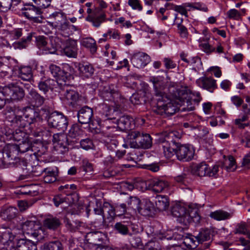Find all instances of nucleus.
Listing matches in <instances>:
<instances>
[{"label": "nucleus", "mask_w": 250, "mask_h": 250, "mask_svg": "<svg viewBox=\"0 0 250 250\" xmlns=\"http://www.w3.org/2000/svg\"><path fill=\"white\" fill-rule=\"evenodd\" d=\"M197 85L210 92L217 88L216 81L212 77H202L196 81Z\"/></svg>", "instance_id": "obj_17"}, {"label": "nucleus", "mask_w": 250, "mask_h": 250, "mask_svg": "<svg viewBox=\"0 0 250 250\" xmlns=\"http://www.w3.org/2000/svg\"><path fill=\"white\" fill-rule=\"evenodd\" d=\"M64 223L66 227L70 230H74L81 226V223L79 221H71L67 218H65Z\"/></svg>", "instance_id": "obj_50"}, {"label": "nucleus", "mask_w": 250, "mask_h": 250, "mask_svg": "<svg viewBox=\"0 0 250 250\" xmlns=\"http://www.w3.org/2000/svg\"><path fill=\"white\" fill-rule=\"evenodd\" d=\"M21 143L17 145L19 152L21 153H24L29 150L36 153V146L35 145H32L31 143L27 139L21 141Z\"/></svg>", "instance_id": "obj_39"}, {"label": "nucleus", "mask_w": 250, "mask_h": 250, "mask_svg": "<svg viewBox=\"0 0 250 250\" xmlns=\"http://www.w3.org/2000/svg\"><path fill=\"white\" fill-rule=\"evenodd\" d=\"M2 96L7 100L18 101L21 100L25 93L19 83H11L5 86L2 90Z\"/></svg>", "instance_id": "obj_7"}, {"label": "nucleus", "mask_w": 250, "mask_h": 250, "mask_svg": "<svg viewBox=\"0 0 250 250\" xmlns=\"http://www.w3.org/2000/svg\"><path fill=\"white\" fill-rule=\"evenodd\" d=\"M33 2L39 7L45 8L50 6L51 0H32Z\"/></svg>", "instance_id": "obj_60"}, {"label": "nucleus", "mask_w": 250, "mask_h": 250, "mask_svg": "<svg viewBox=\"0 0 250 250\" xmlns=\"http://www.w3.org/2000/svg\"><path fill=\"white\" fill-rule=\"evenodd\" d=\"M28 98L31 104L35 107H40L44 103L46 99L35 89H32L29 92Z\"/></svg>", "instance_id": "obj_24"}, {"label": "nucleus", "mask_w": 250, "mask_h": 250, "mask_svg": "<svg viewBox=\"0 0 250 250\" xmlns=\"http://www.w3.org/2000/svg\"><path fill=\"white\" fill-rule=\"evenodd\" d=\"M22 229L29 236L37 241L43 239L44 231L40 222L35 216H32L24 222L22 226Z\"/></svg>", "instance_id": "obj_6"}, {"label": "nucleus", "mask_w": 250, "mask_h": 250, "mask_svg": "<svg viewBox=\"0 0 250 250\" xmlns=\"http://www.w3.org/2000/svg\"><path fill=\"white\" fill-rule=\"evenodd\" d=\"M99 112L103 118L107 120H115L118 116V111L112 106L106 104H102L99 106Z\"/></svg>", "instance_id": "obj_19"}, {"label": "nucleus", "mask_w": 250, "mask_h": 250, "mask_svg": "<svg viewBox=\"0 0 250 250\" xmlns=\"http://www.w3.org/2000/svg\"><path fill=\"white\" fill-rule=\"evenodd\" d=\"M47 121L49 127L58 129L62 131L65 130L67 127V119L61 112H52L47 118Z\"/></svg>", "instance_id": "obj_8"}, {"label": "nucleus", "mask_w": 250, "mask_h": 250, "mask_svg": "<svg viewBox=\"0 0 250 250\" xmlns=\"http://www.w3.org/2000/svg\"><path fill=\"white\" fill-rule=\"evenodd\" d=\"M185 244L188 243V245L191 248L194 249L199 244L198 240L196 239L195 236H191L189 237H187L185 239L184 241Z\"/></svg>", "instance_id": "obj_56"}, {"label": "nucleus", "mask_w": 250, "mask_h": 250, "mask_svg": "<svg viewBox=\"0 0 250 250\" xmlns=\"http://www.w3.org/2000/svg\"><path fill=\"white\" fill-rule=\"evenodd\" d=\"M118 128L122 131L131 130L134 127L133 119L128 115H123L117 120Z\"/></svg>", "instance_id": "obj_22"}, {"label": "nucleus", "mask_w": 250, "mask_h": 250, "mask_svg": "<svg viewBox=\"0 0 250 250\" xmlns=\"http://www.w3.org/2000/svg\"><path fill=\"white\" fill-rule=\"evenodd\" d=\"M79 76L83 79H89L94 74L95 69L93 65L88 63H80L77 66Z\"/></svg>", "instance_id": "obj_20"}, {"label": "nucleus", "mask_w": 250, "mask_h": 250, "mask_svg": "<svg viewBox=\"0 0 250 250\" xmlns=\"http://www.w3.org/2000/svg\"><path fill=\"white\" fill-rule=\"evenodd\" d=\"M14 115V119L11 121L17 124L19 126L29 128H33L35 124L42 121L40 113L34 108L26 107L24 108L23 116Z\"/></svg>", "instance_id": "obj_5"}, {"label": "nucleus", "mask_w": 250, "mask_h": 250, "mask_svg": "<svg viewBox=\"0 0 250 250\" xmlns=\"http://www.w3.org/2000/svg\"><path fill=\"white\" fill-rule=\"evenodd\" d=\"M171 213L178 218V221L184 226H188L192 221L193 217L186 207L181 204H175L171 208Z\"/></svg>", "instance_id": "obj_9"}, {"label": "nucleus", "mask_w": 250, "mask_h": 250, "mask_svg": "<svg viewBox=\"0 0 250 250\" xmlns=\"http://www.w3.org/2000/svg\"><path fill=\"white\" fill-rule=\"evenodd\" d=\"M131 61L134 67L141 68L146 66L150 62V57L146 53L138 52L132 56Z\"/></svg>", "instance_id": "obj_16"}, {"label": "nucleus", "mask_w": 250, "mask_h": 250, "mask_svg": "<svg viewBox=\"0 0 250 250\" xmlns=\"http://www.w3.org/2000/svg\"><path fill=\"white\" fill-rule=\"evenodd\" d=\"M141 204L140 200L136 197H131L128 203L130 208L135 210H138V211H139Z\"/></svg>", "instance_id": "obj_48"}, {"label": "nucleus", "mask_w": 250, "mask_h": 250, "mask_svg": "<svg viewBox=\"0 0 250 250\" xmlns=\"http://www.w3.org/2000/svg\"><path fill=\"white\" fill-rule=\"evenodd\" d=\"M153 211V204L149 200H146L141 204L138 212L144 216H152Z\"/></svg>", "instance_id": "obj_33"}, {"label": "nucleus", "mask_w": 250, "mask_h": 250, "mask_svg": "<svg viewBox=\"0 0 250 250\" xmlns=\"http://www.w3.org/2000/svg\"><path fill=\"white\" fill-rule=\"evenodd\" d=\"M56 28L59 34L63 37H68L72 34L75 26L66 21L62 23L57 25Z\"/></svg>", "instance_id": "obj_29"}, {"label": "nucleus", "mask_w": 250, "mask_h": 250, "mask_svg": "<svg viewBox=\"0 0 250 250\" xmlns=\"http://www.w3.org/2000/svg\"><path fill=\"white\" fill-rule=\"evenodd\" d=\"M53 15L54 17L55 20L53 23L54 24L55 27H56L57 25H59V23L61 24L66 21L65 17L62 13H57L56 14H54Z\"/></svg>", "instance_id": "obj_53"}, {"label": "nucleus", "mask_w": 250, "mask_h": 250, "mask_svg": "<svg viewBox=\"0 0 250 250\" xmlns=\"http://www.w3.org/2000/svg\"><path fill=\"white\" fill-rule=\"evenodd\" d=\"M43 174V181L46 183H52L57 180V172L50 167L46 168L42 170Z\"/></svg>", "instance_id": "obj_36"}, {"label": "nucleus", "mask_w": 250, "mask_h": 250, "mask_svg": "<svg viewBox=\"0 0 250 250\" xmlns=\"http://www.w3.org/2000/svg\"><path fill=\"white\" fill-rule=\"evenodd\" d=\"M114 229L122 235L127 234L129 232L127 226L120 222L116 223L114 226Z\"/></svg>", "instance_id": "obj_51"}, {"label": "nucleus", "mask_w": 250, "mask_h": 250, "mask_svg": "<svg viewBox=\"0 0 250 250\" xmlns=\"http://www.w3.org/2000/svg\"><path fill=\"white\" fill-rule=\"evenodd\" d=\"M69 88V85L64 83L63 88V89L64 90L63 95L65 99L70 101L71 104H72L79 101L80 99L79 94L76 91Z\"/></svg>", "instance_id": "obj_31"}, {"label": "nucleus", "mask_w": 250, "mask_h": 250, "mask_svg": "<svg viewBox=\"0 0 250 250\" xmlns=\"http://www.w3.org/2000/svg\"><path fill=\"white\" fill-rule=\"evenodd\" d=\"M148 189L155 193L162 192L168 186V182L167 181L154 178L147 181V184L145 183Z\"/></svg>", "instance_id": "obj_14"}, {"label": "nucleus", "mask_w": 250, "mask_h": 250, "mask_svg": "<svg viewBox=\"0 0 250 250\" xmlns=\"http://www.w3.org/2000/svg\"><path fill=\"white\" fill-rule=\"evenodd\" d=\"M17 250H37V246L31 240L25 239L18 240L16 245Z\"/></svg>", "instance_id": "obj_32"}, {"label": "nucleus", "mask_w": 250, "mask_h": 250, "mask_svg": "<svg viewBox=\"0 0 250 250\" xmlns=\"http://www.w3.org/2000/svg\"><path fill=\"white\" fill-rule=\"evenodd\" d=\"M213 231L211 229L206 228L202 229L199 233L195 236L196 239L198 240V242L203 243L204 242H208L205 244L206 248L209 247L211 242L212 237L213 236Z\"/></svg>", "instance_id": "obj_18"}, {"label": "nucleus", "mask_w": 250, "mask_h": 250, "mask_svg": "<svg viewBox=\"0 0 250 250\" xmlns=\"http://www.w3.org/2000/svg\"><path fill=\"white\" fill-rule=\"evenodd\" d=\"M6 136H10V139H13L17 142L22 141L28 139V131L26 129L23 130L21 128L16 129L14 131L9 130V132H6Z\"/></svg>", "instance_id": "obj_27"}, {"label": "nucleus", "mask_w": 250, "mask_h": 250, "mask_svg": "<svg viewBox=\"0 0 250 250\" xmlns=\"http://www.w3.org/2000/svg\"><path fill=\"white\" fill-rule=\"evenodd\" d=\"M62 224L61 219L56 216H49L43 220L44 227L54 231L60 228Z\"/></svg>", "instance_id": "obj_26"}, {"label": "nucleus", "mask_w": 250, "mask_h": 250, "mask_svg": "<svg viewBox=\"0 0 250 250\" xmlns=\"http://www.w3.org/2000/svg\"><path fill=\"white\" fill-rule=\"evenodd\" d=\"M104 212L106 211L107 213L106 219H107L109 222L112 221L116 216L115 207L112 205H109L108 206H104Z\"/></svg>", "instance_id": "obj_47"}, {"label": "nucleus", "mask_w": 250, "mask_h": 250, "mask_svg": "<svg viewBox=\"0 0 250 250\" xmlns=\"http://www.w3.org/2000/svg\"><path fill=\"white\" fill-rule=\"evenodd\" d=\"M11 36L15 40L20 39L22 35V29L21 28H15L10 31Z\"/></svg>", "instance_id": "obj_64"}, {"label": "nucleus", "mask_w": 250, "mask_h": 250, "mask_svg": "<svg viewBox=\"0 0 250 250\" xmlns=\"http://www.w3.org/2000/svg\"><path fill=\"white\" fill-rule=\"evenodd\" d=\"M101 97L104 101L117 102L120 97V94L116 90L108 88L103 91L101 94Z\"/></svg>", "instance_id": "obj_30"}, {"label": "nucleus", "mask_w": 250, "mask_h": 250, "mask_svg": "<svg viewBox=\"0 0 250 250\" xmlns=\"http://www.w3.org/2000/svg\"><path fill=\"white\" fill-rule=\"evenodd\" d=\"M156 208L159 211L166 210L169 207V201L167 196L157 195L155 201Z\"/></svg>", "instance_id": "obj_37"}, {"label": "nucleus", "mask_w": 250, "mask_h": 250, "mask_svg": "<svg viewBox=\"0 0 250 250\" xmlns=\"http://www.w3.org/2000/svg\"><path fill=\"white\" fill-rule=\"evenodd\" d=\"M78 50L76 41L68 39L65 41L64 47L62 48L61 52L68 57L76 58Z\"/></svg>", "instance_id": "obj_15"}, {"label": "nucleus", "mask_w": 250, "mask_h": 250, "mask_svg": "<svg viewBox=\"0 0 250 250\" xmlns=\"http://www.w3.org/2000/svg\"><path fill=\"white\" fill-rule=\"evenodd\" d=\"M16 236L9 229H5L0 235V241L4 245L7 244H13V241L15 239Z\"/></svg>", "instance_id": "obj_40"}, {"label": "nucleus", "mask_w": 250, "mask_h": 250, "mask_svg": "<svg viewBox=\"0 0 250 250\" xmlns=\"http://www.w3.org/2000/svg\"><path fill=\"white\" fill-rule=\"evenodd\" d=\"M200 46L202 49L208 54H210L215 51V48L210 45L208 43H203L200 44Z\"/></svg>", "instance_id": "obj_62"}, {"label": "nucleus", "mask_w": 250, "mask_h": 250, "mask_svg": "<svg viewBox=\"0 0 250 250\" xmlns=\"http://www.w3.org/2000/svg\"><path fill=\"white\" fill-rule=\"evenodd\" d=\"M80 145L81 147L85 150L91 149L93 146L92 140L88 138L82 140Z\"/></svg>", "instance_id": "obj_59"}, {"label": "nucleus", "mask_w": 250, "mask_h": 250, "mask_svg": "<svg viewBox=\"0 0 250 250\" xmlns=\"http://www.w3.org/2000/svg\"><path fill=\"white\" fill-rule=\"evenodd\" d=\"M81 43L83 46L89 48L92 54H94L97 51L96 41L92 38L83 39L81 41Z\"/></svg>", "instance_id": "obj_45"}, {"label": "nucleus", "mask_w": 250, "mask_h": 250, "mask_svg": "<svg viewBox=\"0 0 250 250\" xmlns=\"http://www.w3.org/2000/svg\"><path fill=\"white\" fill-rule=\"evenodd\" d=\"M186 6H189L195 9L199 10L204 12H207L208 11V7L204 4L201 3H186Z\"/></svg>", "instance_id": "obj_52"}, {"label": "nucleus", "mask_w": 250, "mask_h": 250, "mask_svg": "<svg viewBox=\"0 0 250 250\" xmlns=\"http://www.w3.org/2000/svg\"><path fill=\"white\" fill-rule=\"evenodd\" d=\"M155 90V104L152 110L156 114L167 117L174 114L179 110L190 111L194 109L189 90L178 89L175 94L174 100H171L162 90L161 83L156 78L151 79Z\"/></svg>", "instance_id": "obj_1"}, {"label": "nucleus", "mask_w": 250, "mask_h": 250, "mask_svg": "<svg viewBox=\"0 0 250 250\" xmlns=\"http://www.w3.org/2000/svg\"><path fill=\"white\" fill-rule=\"evenodd\" d=\"M116 216H121L125 213L126 211V206L125 204H116L115 207Z\"/></svg>", "instance_id": "obj_57"}, {"label": "nucleus", "mask_w": 250, "mask_h": 250, "mask_svg": "<svg viewBox=\"0 0 250 250\" xmlns=\"http://www.w3.org/2000/svg\"><path fill=\"white\" fill-rule=\"evenodd\" d=\"M95 214L98 215V218L96 219L94 223L96 227L99 228H102L105 226L106 218L105 216L104 215V208H96L94 210Z\"/></svg>", "instance_id": "obj_34"}, {"label": "nucleus", "mask_w": 250, "mask_h": 250, "mask_svg": "<svg viewBox=\"0 0 250 250\" xmlns=\"http://www.w3.org/2000/svg\"><path fill=\"white\" fill-rule=\"evenodd\" d=\"M55 82L50 78L42 77L38 83V87L39 90L46 94L49 90L53 89Z\"/></svg>", "instance_id": "obj_28"}, {"label": "nucleus", "mask_w": 250, "mask_h": 250, "mask_svg": "<svg viewBox=\"0 0 250 250\" xmlns=\"http://www.w3.org/2000/svg\"><path fill=\"white\" fill-rule=\"evenodd\" d=\"M181 134L177 131L166 133L158 140L159 145L162 148L165 156L171 158L174 154L180 161H189L193 158L194 150L189 145H182L179 141Z\"/></svg>", "instance_id": "obj_2"}, {"label": "nucleus", "mask_w": 250, "mask_h": 250, "mask_svg": "<svg viewBox=\"0 0 250 250\" xmlns=\"http://www.w3.org/2000/svg\"><path fill=\"white\" fill-rule=\"evenodd\" d=\"M52 141L54 148L59 153L64 154L68 151V142L67 135L63 133L54 134Z\"/></svg>", "instance_id": "obj_11"}, {"label": "nucleus", "mask_w": 250, "mask_h": 250, "mask_svg": "<svg viewBox=\"0 0 250 250\" xmlns=\"http://www.w3.org/2000/svg\"><path fill=\"white\" fill-rule=\"evenodd\" d=\"M126 140L132 148L148 149L152 145V139L150 135L138 130L129 132Z\"/></svg>", "instance_id": "obj_4"}, {"label": "nucleus", "mask_w": 250, "mask_h": 250, "mask_svg": "<svg viewBox=\"0 0 250 250\" xmlns=\"http://www.w3.org/2000/svg\"><path fill=\"white\" fill-rule=\"evenodd\" d=\"M47 39L43 36H39L36 37V44L39 48L44 47L47 43Z\"/></svg>", "instance_id": "obj_58"}, {"label": "nucleus", "mask_w": 250, "mask_h": 250, "mask_svg": "<svg viewBox=\"0 0 250 250\" xmlns=\"http://www.w3.org/2000/svg\"><path fill=\"white\" fill-rule=\"evenodd\" d=\"M93 112L92 108L85 106L81 108L78 112L77 116L79 122L81 124H89L90 128H94L93 122L92 120Z\"/></svg>", "instance_id": "obj_13"}, {"label": "nucleus", "mask_w": 250, "mask_h": 250, "mask_svg": "<svg viewBox=\"0 0 250 250\" xmlns=\"http://www.w3.org/2000/svg\"><path fill=\"white\" fill-rule=\"evenodd\" d=\"M165 66L167 69H173L176 67V63L171 59L165 58L163 60Z\"/></svg>", "instance_id": "obj_61"}, {"label": "nucleus", "mask_w": 250, "mask_h": 250, "mask_svg": "<svg viewBox=\"0 0 250 250\" xmlns=\"http://www.w3.org/2000/svg\"><path fill=\"white\" fill-rule=\"evenodd\" d=\"M18 77L23 81H29L32 78V69L30 66H21L18 70Z\"/></svg>", "instance_id": "obj_38"}, {"label": "nucleus", "mask_w": 250, "mask_h": 250, "mask_svg": "<svg viewBox=\"0 0 250 250\" xmlns=\"http://www.w3.org/2000/svg\"><path fill=\"white\" fill-rule=\"evenodd\" d=\"M19 152L17 145L15 144L7 145L3 149V154L7 157L10 166L18 168V180H23L30 177V172L27 168V160L18 156Z\"/></svg>", "instance_id": "obj_3"}, {"label": "nucleus", "mask_w": 250, "mask_h": 250, "mask_svg": "<svg viewBox=\"0 0 250 250\" xmlns=\"http://www.w3.org/2000/svg\"><path fill=\"white\" fill-rule=\"evenodd\" d=\"M208 165L205 163H201L192 167L191 172L193 174L199 176H206Z\"/></svg>", "instance_id": "obj_43"}, {"label": "nucleus", "mask_w": 250, "mask_h": 250, "mask_svg": "<svg viewBox=\"0 0 250 250\" xmlns=\"http://www.w3.org/2000/svg\"><path fill=\"white\" fill-rule=\"evenodd\" d=\"M236 231L237 233L246 234L248 231L246 223L245 222H241L237 224L236 228Z\"/></svg>", "instance_id": "obj_63"}, {"label": "nucleus", "mask_w": 250, "mask_h": 250, "mask_svg": "<svg viewBox=\"0 0 250 250\" xmlns=\"http://www.w3.org/2000/svg\"><path fill=\"white\" fill-rule=\"evenodd\" d=\"M21 0H0V11L5 12L10 9L12 5L16 6Z\"/></svg>", "instance_id": "obj_44"}, {"label": "nucleus", "mask_w": 250, "mask_h": 250, "mask_svg": "<svg viewBox=\"0 0 250 250\" xmlns=\"http://www.w3.org/2000/svg\"><path fill=\"white\" fill-rule=\"evenodd\" d=\"M209 216L216 220L221 221L230 218L232 214L223 210H218L211 212Z\"/></svg>", "instance_id": "obj_41"}, {"label": "nucleus", "mask_w": 250, "mask_h": 250, "mask_svg": "<svg viewBox=\"0 0 250 250\" xmlns=\"http://www.w3.org/2000/svg\"><path fill=\"white\" fill-rule=\"evenodd\" d=\"M105 143L107 148L110 150H114L118 145V142L115 139L107 138Z\"/></svg>", "instance_id": "obj_55"}, {"label": "nucleus", "mask_w": 250, "mask_h": 250, "mask_svg": "<svg viewBox=\"0 0 250 250\" xmlns=\"http://www.w3.org/2000/svg\"><path fill=\"white\" fill-rule=\"evenodd\" d=\"M18 212V209L12 206H4L0 209L1 217L7 221H12L16 218Z\"/></svg>", "instance_id": "obj_23"}, {"label": "nucleus", "mask_w": 250, "mask_h": 250, "mask_svg": "<svg viewBox=\"0 0 250 250\" xmlns=\"http://www.w3.org/2000/svg\"><path fill=\"white\" fill-rule=\"evenodd\" d=\"M219 166L218 165H215L213 166L209 167L208 165V170L207 171L206 176L208 177H212L214 178L217 177L219 171Z\"/></svg>", "instance_id": "obj_49"}, {"label": "nucleus", "mask_w": 250, "mask_h": 250, "mask_svg": "<svg viewBox=\"0 0 250 250\" xmlns=\"http://www.w3.org/2000/svg\"><path fill=\"white\" fill-rule=\"evenodd\" d=\"M128 4L133 9L142 11L143 6L140 0H128Z\"/></svg>", "instance_id": "obj_54"}, {"label": "nucleus", "mask_w": 250, "mask_h": 250, "mask_svg": "<svg viewBox=\"0 0 250 250\" xmlns=\"http://www.w3.org/2000/svg\"><path fill=\"white\" fill-rule=\"evenodd\" d=\"M105 15L102 10L98 12L94 11L93 15H89L86 18V21L92 23L94 26L98 27L101 24L105 21Z\"/></svg>", "instance_id": "obj_25"}, {"label": "nucleus", "mask_w": 250, "mask_h": 250, "mask_svg": "<svg viewBox=\"0 0 250 250\" xmlns=\"http://www.w3.org/2000/svg\"><path fill=\"white\" fill-rule=\"evenodd\" d=\"M85 238L87 243L100 246L104 240V235L100 231L89 232L86 234Z\"/></svg>", "instance_id": "obj_21"}, {"label": "nucleus", "mask_w": 250, "mask_h": 250, "mask_svg": "<svg viewBox=\"0 0 250 250\" xmlns=\"http://www.w3.org/2000/svg\"><path fill=\"white\" fill-rule=\"evenodd\" d=\"M42 250H64L62 243L59 241H51L44 243L42 247Z\"/></svg>", "instance_id": "obj_42"}, {"label": "nucleus", "mask_w": 250, "mask_h": 250, "mask_svg": "<svg viewBox=\"0 0 250 250\" xmlns=\"http://www.w3.org/2000/svg\"><path fill=\"white\" fill-rule=\"evenodd\" d=\"M33 2L26 3L25 5L28 6L25 7V11L23 12L24 15L28 19L33 20L34 21H40L39 18L42 19L41 15L42 7H39L38 5H33Z\"/></svg>", "instance_id": "obj_12"}, {"label": "nucleus", "mask_w": 250, "mask_h": 250, "mask_svg": "<svg viewBox=\"0 0 250 250\" xmlns=\"http://www.w3.org/2000/svg\"><path fill=\"white\" fill-rule=\"evenodd\" d=\"M49 70L53 76L56 78L58 84L61 85L62 83H60L62 81L66 83L71 77V67L67 64L62 69L59 66L52 64L49 66Z\"/></svg>", "instance_id": "obj_10"}, {"label": "nucleus", "mask_w": 250, "mask_h": 250, "mask_svg": "<svg viewBox=\"0 0 250 250\" xmlns=\"http://www.w3.org/2000/svg\"><path fill=\"white\" fill-rule=\"evenodd\" d=\"M145 183L144 182H126L123 184V187L129 191H132L136 188L140 190H143L145 188Z\"/></svg>", "instance_id": "obj_46"}, {"label": "nucleus", "mask_w": 250, "mask_h": 250, "mask_svg": "<svg viewBox=\"0 0 250 250\" xmlns=\"http://www.w3.org/2000/svg\"><path fill=\"white\" fill-rule=\"evenodd\" d=\"M32 37V33H28L27 36L23 37L20 41L14 42L13 43V47L19 49L26 48L30 43Z\"/></svg>", "instance_id": "obj_35"}]
</instances>
